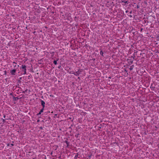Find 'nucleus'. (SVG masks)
Listing matches in <instances>:
<instances>
[{"instance_id":"72a5a7b5","label":"nucleus","mask_w":159,"mask_h":159,"mask_svg":"<svg viewBox=\"0 0 159 159\" xmlns=\"http://www.w3.org/2000/svg\"><path fill=\"white\" fill-rule=\"evenodd\" d=\"M40 129H42V128L41 127L40 128Z\"/></svg>"},{"instance_id":"c85d7f7f","label":"nucleus","mask_w":159,"mask_h":159,"mask_svg":"<svg viewBox=\"0 0 159 159\" xmlns=\"http://www.w3.org/2000/svg\"><path fill=\"white\" fill-rule=\"evenodd\" d=\"M132 12V11H131L130 12V13H131Z\"/></svg>"},{"instance_id":"ddd939ff","label":"nucleus","mask_w":159,"mask_h":159,"mask_svg":"<svg viewBox=\"0 0 159 159\" xmlns=\"http://www.w3.org/2000/svg\"><path fill=\"white\" fill-rule=\"evenodd\" d=\"M53 63L54 64L57 65V61H56V60L54 61Z\"/></svg>"},{"instance_id":"2f4dec72","label":"nucleus","mask_w":159,"mask_h":159,"mask_svg":"<svg viewBox=\"0 0 159 159\" xmlns=\"http://www.w3.org/2000/svg\"><path fill=\"white\" fill-rule=\"evenodd\" d=\"M109 78H110V79H111V77H109Z\"/></svg>"},{"instance_id":"6e6552de","label":"nucleus","mask_w":159,"mask_h":159,"mask_svg":"<svg viewBox=\"0 0 159 159\" xmlns=\"http://www.w3.org/2000/svg\"><path fill=\"white\" fill-rule=\"evenodd\" d=\"M100 54L102 55V56L103 57H104V56H103V52H102V50H101L100 52Z\"/></svg>"},{"instance_id":"0eeeda50","label":"nucleus","mask_w":159,"mask_h":159,"mask_svg":"<svg viewBox=\"0 0 159 159\" xmlns=\"http://www.w3.org/2000/svg\"><path fill=\"white\" fill-rule=\"evenodd\" d=\"M19 98L17 97H15L14 96L13 97V99L14 101H16V100H17Z\"/></svg>"},{"instance_id":"7c9ffc66","label":"nucleus","mask_w":159,"mask_h":159,"mask_svg":"<svg viewBox=\"0 0 159 159\" xmlns=\"http://www.w3.org/2000/svg\"><path fill=\"white\" fill-rule=\"evenodd\" d=\"M78 79H80V77H78Z\"/></svg>"},{"instance_id":"4be33fe9","label":"nucleus","mask_w":159,"mask_h":159,"mask_svg":"<svg viewBox=\"0 0 159 159\" xmlns=\"http://www.w3.org/2000/svg\"><path fill=\"white\" fill-rule=\"evenodd\" d=\"M2 120H3V122H4V121H5V120L4 119H3Z\"/></svg>"},{"instance_id":"5701e85b","label":"nucleus","mask_w":159,"mask_h":159,"mask_svg":"<svg viewBox=\"0 0 159 159\" xmlns=\"http://www.w3.org/2000/svg\"><path fill=\"white\" fill-rule=\"evenodd\" d=\"M3 117H4V118H5L6 117V116H5V115H4V116H3Z\"/></svg>"},{"instance_id":"b1692460","label":"nucleus","mask_w":159,"mask_h":159,"mask_svg":"<svg viewBox=\"0 0 159 159\" xmlns=\"http://www.w3.org/2000/svg\"><path fill=\"white\" fill-rule=\"evenodd\" d=\"M61 156H59V157H58V158H59V159H61Z\"/></svg>"},{"instance_id":"f03ea898","label":"nucleus","mask_w":159,"mask_h":159,"mask_svg":"<svg viewBox=\"0 0 159 159\" xmlns=\"http://www.w3.org/2000/svg\"><path fill=\"white\" fill-rule=\"evenodd\" d=\"M81 72V71H80L79 70L78 71L75 72H73L72 73V74H74L76 76H79V75L80 74V73Z\"/></svg>"},{"instance_id":"e433bc0d","label":"nucleus","mask_w":159,"mask_h":159,"mask_svg":"<svg viewBox=\"0 0 159 159\" xmlns=\"http://www.w3.org/2000/svg\"><path fill=\"white\" fill-rule=\"evenodd\" d=\"M9 144L7 145V146H9Z\"/></svg>"},{"instance_id":"39448f33","label":"nucleus","mask_w":159,"mask_h":159,"mask_svg":"<svg viewBox=\"0 0 159 159\" xmlns=\"http://www.w3.org/2000/svg\"><path fill=\"white\" fill-rule=\"evenodd\" d=\"M44 108L43 107L42 109L37 114V115L39 116V115H40L42 112H43L44 109Z\"/></svg>"},{"instance_id":"c9c22d12","label":"nucleus","mask_w":159,"mask_h":159,"mask_svg":"<svg viewBox=\"0 0 159 159\" xmlns=\"http://www.w3.org/2000/svg\"><path fill=\"white\" fill-rule=\"evenodd\" d=\"M55 115V116H56V115H57V114H56Z\"/></svg>"},{"instance_id":"cd10ccee","label":"nucleus","mask_w":159,"mask_h":159,"mask_svg":"<svg viewBox=\"0 0 159 159\" xmlns=\"http://www.w3.org/2000/svg\"><path fill=\"white\" fill-rule=\"evenodd\" d=\"M91 157V155H90V156H89V158H90V157Z\"/></svg>"},{"instance_id":"9d476101","label":"nucleus","mask_w":159,"mask_h":159,"mask_svg":"<svg viewBox=\"0 0 159 159\" xmlns=\"http://www.w3.org/2000/svg\"><path fill=\"white\" fill-rule=\"evenodd\" d=\"M134 67V65H132V66H130V68H129V69H130V70H132Z\"/></svg>"},{"instance_id":"f3484780","label":"nucleus","mask_w":159,"mask_h":159,"mask_svg":"<svg viewBox=\"0 0 159 159\" xmlns=\"http://www.w3.org/2000/svg\"><path fill=\"white\" fill-rule=\"evenodd\" d=\"M11 147H12L14 145V144H13L11 143Z\"/></svg>"},{"instance_id":"393cba45","label":"nucleus","mask_w":159,"mask_h":159,"mask_svg":"<svg viewBox=\"0 0 159 159\" xmlns=\"http://www.w3.org/2000/svg\"><path fill=\"white\" fill-rule=\"evenodd\" d=\"M93 61H95V58H94L93 59Z\"/></svg>"},{"instance_id":"f8f14e48","label":"nucleus","mask_w":159,"mask_h":159,"mask_svg":"<svg viewBox=\"0 0 159 159\" xmlns=\"http://www.w3.org/2000/svg\"><path fill=\"white\" fill-rule=\"evenodd\" d=\"M79 155L78 153H77L75 157V158H76L77 157H78V156Z\"/></svg>"},{"instance_id":"bb28decb","label":"nucleus","mask_w":159,"mask_h":159,"mask_svg":"<svg viewBox=\"0 0 159 159\" xmlns=\"http://www.w3.org/2000/svg\"><path fill=\"white\" fill-rule=\"evenodd\" d=\"M128 11H126V13H127V12H128Z\"/></svg>"},{"instance_id":"a878e982","label":"nucleus","mask_w":159,"mask_h":159,"mask_svg":"<svg viewBox=\"0 0 159 159\" xmlns=\"http://www.w3.org/2000/svg\"><path fill=\"white\" fill-rule=\"evenodd\" d=\"M52 152H51V155H52Z\"/></svg>"},{"instance_id":"f704fd0d","label":"nucleus","mask_w":159,"mask_h":159,"mask_svg":"<svg viewBox=\"0 0 159 159\" xmlns=\"http://www.w3.org/2000/svg\"><path fill=\"white\" fill-rule=\"evenodd\" d=\"M25 92H23V93H25Z\"/></svg>"},{"instance_id":"a211bd4d","label":"nucleus","mask_w":159,"mask_h":159,"mask_svg":"<svg viewBox=\"0 0 159 159\" xmlns=\"http://www.w3.org/2000/svg\"><path fill=\"white\" fill-rule=\"evenodd\" d=\"M18 82L20 83H21V81L20 80H18Z\"/></svg>"},{"instance_id":"473e14b6","label":"nucleus","mask_w":159,"mask_h":159,"mask_svg":"<svg viewBox=\"0 0 159 159\" xmlns=\"http://www.w3.org/2000/svg\"><path fill=\"white\" fill-rule=\"evenodd\" d=\"M41 98H43V96H42Z\"/></svg>"},{"instance_id":"4c0bfd02","label":"nucleus","mask_w":159,"mask_h":159,"mask_svg":"<svg viewBox=\"0 0 159 159\" xmlns=\"http://www.w3.org/2000/svg\"><path fill=\"white\" fill-rule=\"evenodd\" d=\"M139 0V1H141V0Z\"/></svg>"},{"instance_id":"7ed1b4c3","label":"nucleus","mask_w":159,"mask_h":159,"mask_svg":"<svg viewBox=\"0 0 159 159\" xmlns=\"http://www.w3.org/2000/svg\"><path fill=\"white\" fill-rule=\"evenodd\" d=\"M16 71V70L14 69L12 70H11L10 71V72L11 73V75H15V73Z\"/></svg>"},{"instance_id":"dca6fc26","label":"nucleus","mask_w":159,"mask_h":159,"mask_svg":"<svg viewBox=\"0 0 159 159\" xmlns=\"http://www.w3.org/2000/svg\"><path fill=\"white\" fill-rule=\"evenodd\" d=\"M137 8H139V5H137Z\"/></svg>"},{"instance_id":"4468645a","label":"nucleus","mask_w":159,"mask_h":159,"mask_svg":"<svg viewBox=\"0 0 159 159\" xmlns=\"http://www.w3.org/2000/svg\"><path fill=\"white\" fill-rule=\"evenodd\" d=\"M4 75H6L7 74V71L6 70L4 71Z\"/></svg>"},{"instance_id":"6ab92c4d","label":"nucleus","mask_w":159,"mask_h":159,"mask_svg":"<svg viewBox=\"0 0 159 159\" xmlns=\"http://www.w3.org/2000/svg\"><path fill=\"white\" fill-rule=\"evenodd\" d=\"M61 67V66H59L58 67V68H60Z\"/></svg>"},{"instance_id":"f257e3e1","label":"nucleus","mask_w":159,"mask_h":159,"mask_svg":"<svg viewBox=\"0 0 159 159\" xmlns=\"http://www.w3.org/2000/svg\"><path fill=\"white\" fill-rule=\"evenodd\" d=\"M21 68L22 69V71L24 72L23 74L25 75L26 73V66L25 65H22Z\"/></svg>"},{"instance_id":"20e7f679","label":"nucleus","mask_w":159,"mask_h":159,"mask_svg":"<svg viewBox=\"0 0 159 159\" xmlns=\"http://www.w3.org/2000/svg\"><path fill=\"white\" fill-rule=\"evenodd\" d=\"M40 100L41 101V104L42 106L44 108L45 104V102L43 101L42 100Z\"/></svg>"},{"instance_id":"1a4fd4ad","label":"nucleus","mask_w":159,"mask_h":159,"mask_svg":"<svg viewBox=\"0 0 159 159\" xmlns=\"http://www.w3.org/2000/svg\"><path fill=\"white\" fill-rule=\"evenodd\" d=\"M122 2H125V3H128V1L127 0H121Z\"/></svg>"},{"instance_id":"c756f323","label":"nucleus","mask_w":159,"mask_h":159,"mask_svg":"<svg viewBox=\"0 0 159 159\" xmlns=\"http://www.w3.org/2000/svg\"><path fill=\"white\" fill-rule=\"evenodd\" d=\"M130 16V17H132V16L131 15H130V16Z\"/></svg>"},{"instance_id":"9b49d317","label":"nucleus","mask_w":159,"mask_h":159,"mask_svg":"<svg viewBox=\"0 0 159 159\" xmlns=\"http://www.w3.org/2000/svg\"><path fill=\"white\" fill-rule=\"evenodd\" d=\"M65 142L67 144V146H68L69 145V142H68L67 141H65Z\"/></svg>"},{"instance_id":"aec40b11","label":"nucleus","mask_w":159,"mask_h":159,"mask_svg":"<svg viewBox=\"0 0 159 159\" xmlns=\"http://www.w3.org/2000/svg\"><path fill=\"white\" fill-rule=\"evenodd\" d=\"M130 62L131 64H132L133 63V61H130Z\"/></svg>"},{"instance_id":"423d86ee","label":"nucleus","mask_w":159,"mask_h":159,"mask_svg":"<svg viewBox=\"0 0 159 159\" xmlns=\"http://www.w3.org/2000/svg\"><path fill=\"white\" fill-rule=\"evenodd\" d=\"M150 88L152 89H153V90L155 87L154 86H153V84H152L151 85V86H150Z\"/></svg>"},{"instance_id":"2eb2a0df","label":"nucleus","mask_w":159,"mask_h":159,"mask_svg":"<svg viewBox=\"0 0 159 159\" xmlns=\"http://www.w3.org/2000/svg\"><path fill=\"white\" fill-rule=\"evenodd\" d=\"M74 72L73 71H70V72H69V73L70 74H72V73Z\"/></svg>"},{"instance_id":"412c9836","label":"nucleus","mask_w":159,"mask_h":159,"mask_svg":"<svg viewBox=\"0 0 159 159\" xmlns=\"http://www.w3.org/2000/svg\"><path fill=\"white\" fill-rule=\"evenodd\" d=\"M19 84H18L17 86H16V87H18V88H19Z\"/></svg>"}]
</instances>
